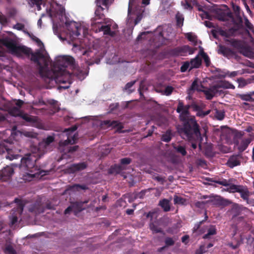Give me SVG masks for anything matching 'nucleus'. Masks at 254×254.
Segmentation results:
<instances>
[{"label": "nucleus", "mask_w": 254, "mask_h": 254, "mask_svg": "<svg viewBox=\"0 0 254 254\" xmlns=\"http://www.w3.org/2000/svg\"><path fill=\"white\" fill-rule=\"evenodd\" d=\"M0 43L5 46L11 54L18 58H22L24 55L27 57L31 56L30 60L40 66L39 70L40 75L42 77H48L47 72L44 71L40 62V60L45 58L44 55L40 50L33 52L30 48L25 46L17 45L15 41L9 37L0 39Z\"/></svg>", "instance_id": "f257e3e1"}, {"label": "nucleus", "mask_w": 254, "mask_h": 254, "mask_svg": "<svg viewBox=\"0 0 254 254\" xmlns=\"http://www.w3.org/2000/svg\"><path fill=\"white\" fill-rule=\"evenodd\" d=\"M56 66L53 69L54 74L57 82L61 83H71V74L66 70V68L68 66L74 67L75 60L71 56H64L59 57L56 61Z\"/></svg>", "instance_id": "f03ea898"}, {"label": "nucleus", "mask_w": 254, "mask_h": 254, "mask_svg": "<svg viewBox=\"0 0 254 254\" xmlns=\"http://www.w3.org/2000/svg\"><path fill=\"white\" fill-rule=\"evenodd\" d=\"M181 121L183 122V125L179 128V132L184 138L192 140L200 136V127L194 116Z\"/></svg>", "instance_id": "7ed1b4c3"}, {"label": "nucleus", "mask_w": 254, "mask_h": 254, "mask_svg": "<svg viewBox=\"0 0 254 254\" xmlns=\"http://www.w3.org/2000/svg\"><path fill=\"white\" fill-rule=\"evenodd\" d=\"M199 86V85L198 84L197 79H195L192 83L190 89L191 90L201 91L204 94L206 99L208 100L212 99L217 93H219L220 94L222 91L220 89H228L234 87L232 84L225 80L218 81L210 86L209 88L203 90H200L198 88Z\"/></svg>", "instance_id": "20e7f679"}, {"label": "nucleus", "mask_w": 254, "mask_h": 254, "mask_svg": "<svg viewBox=\"0 0 254 254\" xmlns=\"http://www.w3.org/2000/svg\"><path fill=\"white\" fill-rule=\"evenodd\" d=\"M24 104V102L21 100H18L16 102V105L18 107H14L12 108L11 112L14 116H18L28 123H31L32 126L36 127L42 128L43 125L39 121L37 116H33L21 111L19 108Z\"/></svg>", "instance_id": "39448f33"}, {"label": "nucleus", "mask_w": 254, "mask_h": 254, "mask_svg": "<svg viewBox=\"0 0 254 254\" xmlns=\"http://www.w3.org/2000/svg\"><path fill=\"white\" fill-rule=\"evenodd\" d=\"M37 158L34 155L27 154L21 159V165L22 167L25 168L28 171L31 173L28 175L31 178L36 177L37 175H39V171L37 166H36V161Z\"/></svg>", "instance_id": "423d86ee"}, {"label": "nucleus", "mask_w": 254, "mask_h": 254, "mask_svg": "<svg viewBox=\"0 0 254 254\" xmlns=\"http://www.w3.org/2000/svg\"><path fill=\"white\" fill-rule=\"evenodd\" d=\"M244 134L242 131H237L234 137V144L237 146L239 153L241 154L247 149L252 141L251 137H243Z\"/></svg>", "instance_id": "0eeeda50"}, {"label": "nucleus", "mask_w": 254, "mask_h": 254, "mask_svg": "<svg viewBox=\"0 0 254 254\" xmlns=\"http://www.w3.org/2000/svg\"><path fill=\"white\" fill-rule=\"evenodd\" d=\"M195 49L191 48L189 45H184L181 47H178L171 49L169 51V54L172 56H185L188 53L191 55L194 53Z\"/></svg>", "instance_id": "6e6552de"}, {"label": "nucleus", "mask_w": 254, "mask_h": 254, "mask_svg": "<svg viewBox=\"0 0 254 254\" xmlns=\"http://www.w3.org/2000/svg\"><path fill=\"white\" fill-rule=\"evenodd\" d=\"M77 128V127L74 126L64 129V132L66 133V134L67 135V138L63 141L60 142V146H66L68 144H73L76 142L77 139V135H76L75 134L72 135V133Z\"/></svg>", "instance_id": "1a4fd4ad"}, {"label": "nucleus", "mask_w": 254, "mask_h": 254, "mask_svg": "<svg viewBox=\"0 0 254 254\" xmlns=\"http://www.w3.org/2000/svg\"><path fill=\"white\" fill-rule=\"evenodd\" d=\"M190 108H191L190 104L184 105L183 101H178V104L176 109V112L180 114L179 118L180 120H185L186 118H189L190 115L189 109Z\"/></svg>", "instance_id": "9d476101"}, {"label": "nucleus", "mask_w": 254, "mask_h": 254, "mask_svg": "<svg viewBox=\"0 0 254 254\" xmlns=\"http://www.w3.org/2000/svg\"><path fill=\"white\" fill-rule=\"evenodd\" d=\"M65 25L68 30L71 33L72 36L78 37L80 35L81 27L78 26L77 23L74 21H66L65 22Z\"/></svg>", "instance_id": "9b49d317"}, {"label": "nucleus", "mask_w": 254, "mask_h": 254, "mask_svg": "<svg viewBox=\"0 0 254 254\" xmlns=\"http://www.w3.org/2000/svg\"><path fill=\"white\" fill-rule=\"evenodd\" d=\"M14 173L13 169L6 166L0 171V180L3 182L9 181Z\"/></svg>", "instance_id": "f8f14e48"}, {"label": "nucleus", "mask_w": 254, "mask_h": 254, "mask_svg": "<svg viewBox=\"0 0 254 254\" xmlns=\"http://www.w3.org/2000/svg\"><path fill=\"white\" fill-rule=\"evenodd\" d=\"M97 8L95 11V17L93 18L92 22L95 24L96 23H102V21H98L96 22L97 20H104L105 19V16L103 13V11L104 10V8L102 7L100 5H98V3H97Z\"/></svg>", "instance_id": "ddd939ff"}, {"label": "nucleus", "mask_w": 254, "mask_h": 254, "mask_svg": "<svg viewBox=\"0 0 254 254\" xmlns=\"http://www.w3.org/2000/svg\"><path fill=\"white\" fill-rule=\"evenodd\" d=\"M240 158H242V154L239 153L238 155H232L228 159L227 165L231 168L239 166L241 164Z\"/></svg>", "instance_id": "4468645a"}, {"label": "nucleus", "mask_w": 254, "mask_h": 254, "mask_svg": "<svg viewBox=\"0 0 254 254\" xmlns=\"http://www.w3.org/2000/svg\"><path fill=\"white\" fill-rule=\"evenodd\" d=\"M87 167L86 162H81L76 164H71L67 169L68 172L71 173L82 171L86 169Z\"/></svg>", "instance_id": "2eb2a0df"}, {"label": "nucleus", "mask_w": 254, "mask_h": 254, "mask_svg": "<svg viewBox=\"0 0 254 254\" xmlns=\"http://www.w3.org/2000/svg\"><path fill=\"white\" fill-rule=\"evenodd\" d=\"M248 209L244 207L242 205H240L237 203H234L231 208V213L232 214V218H234L235 217L240 215L243 211L245 210H248Z\"/></svg>", "instance_id": "dca6fc26"}, {"label": "nucleus", "mask_w": 254, "mask_h": 254, "mask_svg": "<svg viewBox=\"0 0 254 254\" xmlns=\"http://www.w3.org/2000/svg\"><path fill=\"white\" fill-rule=\"evenodd\" d=\"M239 193L240 194L241 198L246 201L248 204L254 206V204L252 203V201L249 200L250 192L247 186H243V188H241L239 190Z\"/></svg>", "instance_id": "f3484780"}, {"label": "nucleus", "mask_w": 254, "mask_h": 254, "mask_svg": "<svg viewBox=\"0 0 254 254\" xmlns=\"http://www.w3.org/2000/svg\"><path fill=\"white\" fill-rule=\"evenodd\" d=\"M102 125L108 127H116L118 131H120L124 128L122 124L118 121L104 120L102 122Z\"/></svg>", "instance_id": "a211bd4d"}, {"label": "nucleus", "mask_w": 254, "mask_h": 254, "mask_svg": "<svg viewBox=\"0 0 254 254\" xmlns=\"http://www.w3.org/2000/svg\"><path fill=\"white\" fill-rule=\"evenodd\" d=\"M216 16L219 20L226 21L228 19V18L232 17V14L230 12H226L222 9H219L216 12Z\"/></svg>", "instance_id": "6ab92c4d"}, {"label": "nucleus", "mask_w": 254, "mask_h": 254, "mask_svg": "<svg viewBox=\"0 0 254 254\" xmlns=\"http://www.w3.org/2000/svg\"><path fill=\"white\" fill-rule=\"evenodd\" d=\"M218 53L228 58L233 57L235 55L234 52L232 49L223 45L219 46Z\"/></svg>", "instance_id": "aec40b11"}, {"label": "nucleus", "mask_w": 254, "mask_h": 254, "mask_svg": "<svg viewBox=\"0 0 254 254\" xmlns=\"http://www.w3.org/2000/svg\"><path fill=\"white\" fill-rule=\"evenodd\" d=\"M226 41L230 44L231 46H232L234 48L239 50V52H240V51L245 45L241 40L235 39H227Z\"/></svg>", "instance_id": "412c9836"}, {"label": "nucleus", "mask_w": 254, "mask_h": 254, "mask_svg": "<svg viewBox=\"0 0 254 254\" xmlns=\"http://www.w3.org/2000/svg\"><path fill=\"white\" fill-rule=\"evenodd\" d=\"M239 53L245 57L250 59L254 58V52L252 51V48L250 46L244 45Z\"/></svg>", "instance_id": "4be33fe9"}, {"label": "nucleus", "mask_w": 254, "mask_h": 254, "mask_svg": "<svg viewBox=\"0 0 254 254\" xmlns=\"http://www.w3.org/2000/svg\"><path fill=\"white\" fill-rule=\"evenodd\" d=\"M89 202V200H86L84 201H76L74 202L72 206L73 207V210L75 213L80 212L85 209L83 207L84 204L87 203Z\"/></svg>", "instance_id": "5701e85b"}, {"label": "nucleus", "mask_w": 254, "mask_h": 254, "mask_svg": "<svg viewBox=\"0 0 254 254\" xmlns=\"http://www.w3.org/2000/svg\"><path fill=\"white\" fill-rule=\"evenodd\" d=\"M190 67L189 70L192 69L193 68H197L200 67L202 64V61L198 56L195 57L194 59L190 60Z\"/></svg>", "instance_id": "b1692460"}, {"label": "nucleus", "mask_w": 254, "mask_h": 254, "mask_svg": "<svg viewBox=\"0 0 254 254\" xmlns=\"http://www.w3.org/2000/svg\"><path fill=\"white\" fill-rule=\"evenodd\" d=\"M98 29L99 32L103 31L104 35H108L111 36H113L115 35V32L111 30L110 25H103L99 27Z\"/></svg>", "instance_id": "393cba45"}, {"label": "nucleus", "mask_w": 254, "mask_h": 254, "mask_svg": "<svg viewBox=\"0 0 254 254\" xmlns=\"http://www.w3.org/2000/svg\"><path fill=\"white\" fill-rule=\"evenodd\" d=\"M126 169L125 166H122L120 164H115L111 167L110 172L111 173L121 174Z\"/></svg>", "instance_id": "a878e982"}, {"label": "nucleus", "mask_w": 254, "mask_h": 254, "mask_svg": "<svg viewBox=\"0 0 254 254\" xmlns=\"http://www.w3.org/2000/svg\"><path fill=\"white\" fill-rule=\"evenodd\" d=\"M159 205L162 208L165 212L170 210V201L167 199H163L160 200Z\"/></svg>", "instance_id": "bb28decb"}, {"label": "nucleus", "mask_w": 254, "mask_h": 254, "mask_svg": "<svg viewBox=\"0 0 254 254\" xmlns=\"http://www.w3.org/2000/svg\"><path fill=\"white\" fill-rule=\"evenodd\" d=\"M242 188L243 185H236L230 184V186H229L228 188H227L225 190L230 193L239 192L240 189Z\"/></svg>", "instance_id": "cd10ccee"}, {"label": "nucleus", "mask_w": 254, "mask_h": 254, "mask_svg": "<svg viewBox=\"0 0 254 254\" xmlns=\"http://www.w3.org/2000/svg\"><path fill=\"white\" fill-rule=\"evenodd\" d=\"M217 233L216 226L215 225H210L207 230V233L203 236L204 239H208L211 235H216Z\"/></svg>", "instance_id": "c85d7f7f"}, {"label": "nucleus", "mask_w": 254, "mask_h": 254, "mask_svg": "<svg viewBox=\"0 0 254 254\" xmlns=\"http://www.w3.org/2000/svg\"><path fill=\"white\" fill-rule=\"evenodd\" d=\"M88 187L85 185L74 184L68 187V190L73 191H79L80 190H86Z\"/></svg>", "instance_id": "c756f323"}, {"label": "nucleus", "mask_w": 254, "mask_h": 254, "mask_svg": "<svg viewBox=\"0 0 254 254\" xmlns=\"http://www.w3.org/2000/svg\"><path fill=\"white\" fill-rule=\"evenodd\" d=\"M149 228L152 231L153 233H160L163 235L165 234V233L163 231V230L162 229V228L160 227H159L158 226H157L156 224H155L153 222L150 223Z\"/></svg>", "instance_id": "7c9ffc66"}, {"label": "nucleus", "mask_w": 254, "mask_h": 254, "mask_svg": "<svg viewBox=\"0 0 254 254\" xmlns=\"http://www.w3.org/2000/svg\"><path fill=\"white\" fill-rule=\"evenodd\" d=\"M232 179L227 180L226 179H222V180H213L211 179V181L215 183L218 184L225 187H228L230 186V183L232 181Z\"/></svg>", "instance_id": "2f4dec72"}, {"label": "nucleus", "mask_w": 254, "mask_h": 254, "mask_svg": "<svg viewBox=\"0 0 254 254\" xmlns=\"http://www.w3.org/2000/svg\"><path fill=\"white\" fill-rule=\"evenodd\" d=\"M172 138V132L171 130H167L166 132L162 135L161 140L166 142H169Z\"/></svg>", "instance_id": "473e14b6"}, {"label": "nucleus", "mask_w": 254, "mask_h": 254, "mask_svg": "<svg viewBox=\"0 0 254 254\" xmlns=\"http://www.w3.org/2000/svg\"><path fill=\"white\" fill-rule=\"evenodd\" d=\"M187 200L186 198L178 195H175L174 197V202L175 204L185 205L186 204Z\"/></svg>", "instance_id": "72a5a7b5"}, {"label": "nucleus", "mask_w": 254, "mask_h": 254, "mask_svg": "<svg viewBox=\"0 0 254 254\" xmlns=\"http://www.w3.org/2000/svg\"><path fill=\"white\" fill-rule=\"evenodd\" d=\"M42 3V0H29V4L31 6H36L38 10L41 9V5Z\"/></svg>", "instance_id": "f704fd0d"}, {"label": "nucleus", "mask_w": 254, "mask_h": 254, "mask_svg": "<svg viewBox=\"0 0 254 254\" xmlns=\"http://www.w3.org/2000/svg\"><path fill=\"white\" fill-rule=\"evenodd\" d=\"M199 54L203 59L206 66H209L210 64V60L208 56L203 51V49L200 51Z\"/></svg>", "instance_id": "c9c22d12"}, {"label": "nucleus", "mask_w": 254, "mask_h": 254, "mask_svg": "<svg viewBox=\"0 0 254 254\" xmlns=\"http://www.w3.org/2000/svg\"><path fill=\"white\" fill-rule=\"evenodd\" d=\"M176 24L178 27H181L183 25L184 18L183 15L177 13L176 15Z\"/></svg>", "instance_id": "e433bc0d"}, {"label": "nucleus", "mask_w": 254, "mask_h": 254, "mask_svg": "<svg viewBox=\"0 0 254 254\" xmlns=\"http://www.w3.org/2000/svg\"><path fill=\"white\" fill-rule=\"evenodd\" d=\"M174 148L177 152L181 154L183 156H185L187 154L186 148L184 146L178 145L175 146Z\"/></svg>", "instance_id": "4c0bfd02"}, {"label": "nucleus", "mask_w": 254, "mask_h": 254, "mask_svg": "<svg viewBox=\"0 0 254 254\" xmlns=\"http://www.w3.org/2000/svg\"><path fill=\"white\" fill-rule=\"evenodd\" d=\"M14 201L15 203H17V208L22 212L24 207V204L23 203L22 201L20 199L15 198Z\"/></svg>", "instance_id": "58836bf2"}, {"label": "nucleus", "mask_w": 254, "mask_h": 254, "mask_svg": "<svg viewBox=\"0 0 254 254\" xmlns=\"http://www.w3.org/2000/svg\"><path fill=\"white\" fill-rule=\"evenodd\" d=\"M225 113L223 110H217L216 111L215 117L219 121H222L225 117Z\"/></svg>", "instance_id": "ea45409f"}, {"label": "nucleus", "mask_w": 254, "mask_h": 254, "mask_svg": "<svg viewBox=\"0 0 254 254\" xmlns=\"http://www.w3.org/2000/svg\"><path fill=\"white\" fill-rule=\"evenodd\" d=\"M164 242L166 247L172 246L175 244V239L171 237H166Z\"/></svg>", "instance_id": "a19ab883"}, {"label": "nucleus", "mask_w": 254, "mask_h": 254, "mask_svg": "<svg viewBox=\"0 0 254 254\" xmlns=\"http://www.w3.org/2000/svg\"><path fill=\"white\" fill-rule=\"evenodd\" d=\"M252 95H253L251 92L249 94H240L239 97L242 100L246 101H252L253 100Z\"/></svg>", "instance_id": "79ce46f5"}, {"label": "nucleus", "mask_w": 254, "mask_h": 254, "mask_svg": "<svg viewBox=\"0 0 254 254\" xmlns=\"http://www.w3.org/2000/svg\"><path fill=\"white\" fill-rule=\"evenodd\" d=\"M132 159L130 158H124L120 160V165L122 166L129 164L131 162Z\"/></svg>", "instance_id": "37998d69"}, {"label": "nucleus", "mask_w": 254, "mask_h": 254, "mask_svg": "<svg viewBox=\"0 0 254 254\" xmlns=\"http://www.w3.org/2000/svg\"><path fill=\"white\" fill-rule=\"evenodd\" d=\"M4 253H8V254H17L15 250L10 245L6 247L4 250Z\"/></svg>", "instance_id": "c03bdc74"}, {"label": "nucleus", "mask_w": 254, "mask_h": 254, "mask_svg": "<svg viewBox=\"0 0 254 254\" xmlns=\"http://www.w3.org/2000/svg\"><path fill=\"white\" fill-rule=\"evenodd\" d=\"M190 67V63L189 62H184L181 67L180 70L182 72H186L187 69Z\"/></svg>", "instance_id": "a18cd8bd"}, {"label": "nucleus", "mask_w": 254, "mask_h": 254, "mask_svg": "<svg viewBox=\"0 0 254 254\" xmlns=\"http://www.w3.org/2000/svg\"><path fill=\"white\" fill-rule=\"evenodd\" d=\"M209 202L210 200L202 201H198L195 202L194 205L197 208H203L204 207L205 205Z\"/></svg>", "instance_id": "49530a36"}, {"label": "nucleus", "mask_w": 254, "mask_h": 254, "mask_svg": "<svg viewBox=\"0 0 254 254\" xmlns=\"http://www.w3.org/2000/svg\"><path fill=\"white\" fill-rule=\"evenodd\" d=\"M54 137L53 136H48L45 139H44L43 141L46 146L50 145L52 142L54 141Z\"/></svg>", "instance_id": "de8ad7c7"}, {"label": "nucleus", "mask_w": 254, "mask_h": 254, "mask_svg": "<svg viewBox=\"0 0 254 254\" xmlns=\"http://www.w3.org/2000/svg\"><path fill=\"white\" fill-rule=\"evenodd\" d=\"M209 113H210V111H207L206 112L203 111L202 109L201 108L200 110L197 111L196 115L197 117L203 118V117H205V116L208 115L209 114Z\"/></svg>", "instance_id": "09e8293b"}, {"label": "nucleus", "mask_w": 254, "mask_h": 254, "mask_svg": "<svg viewBox=\"0 0 254 254\" xmlns=\"http://www.w3.org/2000/svg\"><path fill=\"white\" fill-rule=\"evenodd\" d=\"M174 88L171 86H167L164 90V94L166 96L170 95L173 92Z\"/></svg>", "instance_id": "8fccbe9b"}, {"label": "nucleus", "mask_w": 254, "mask_h": 254, "mask_svg": "<svg viewBox=\"0 0 254 254\" xmlns=\"http://www.w3.org/2000/svg\"><path fill=\"white\" fill-rule=\"evenodd\" d=\"M207 250L204 246H200L198 249L195 251V254H202L206 252Z\"/></svg>", "instance_id": "3c124183"}, {"label": "nucleus", "mask_w": 254, "mask_h": 254, "mask_svg": "<svg viewBox=\"0 0 254 254\" xmlns=\"http://www.w3.org/2000/svg\"><path fill=\"white\" fill-rule=\"evenodd\" d=\"M190 106H191L192 110L196 112L200 110L201 108V107L197 105L195 102H192L190 104Z\"/></svg>", "instance_id": "603ef678"}, {"label": "nucleus", "mask_w": 254, "mask_h": 254, "mask_svg": "<svg viewBox=\"0 0 254 254\" xmlns=\"http://www.w3.org/2000/svg\"><path fill=\"white\" fill-rule=\"evenodd\" d=\"M24 27L25 26L23 24L21 23H17L13 26V28L18 30H23L24 28Z\"/></svg>", "instance_id": "864d4df0"}, {"label": "nucleus", "mask_w": 254, "mask_h": 254, "mask_svg": "<svg viewBox=\"0 0 254 254\" xmlns=\"http://www.w3.org/2000/svg\"><path fill=\"white\" fill-rule=\"evenodd\" d=\"M153 179L157 182H161L162 184H163L165 182L164 177H162L158 175L153 176Z\"/></svg>", "instance_id": "5fc2aeb1"}, {"label": "nucleus", "mask_w": 254, "mask_h": 254, "mask_svg": "<svg viewBox=\"0 0 254 254\" xmlns=\"http://www.w3.org/2000/svg\"><path fill=\"white\" fill-rule=\"evenodd\" d=\"M153 190V189L150 188L148 190H142L138 194V197L140 198H142L144 197V196L145 195V193L146 192L149 191L150 190Z\"/></svg>", "instance_id": "6e6d98bb"}, {"label": "nucleus", "mask_w": 254, "mask_h": 254, "mask_svg": "<svg viewBox=\"0 0 254 254\" xmlns=\"http://www.w3.org/2000/svg\"><path fill=\"white\" fill-rule=\"evenodd\" d=\"M135 82L136 81L134 80L127 83L124 87V90H127L129 89L135 84Z\"/></svg>", "instance_id": "4d7b16f0"}, {"label": "nucleus", "mask_w": 254, "mask_h": 254, "mask_svg": "<svg viewBox=\"0 0 254 254\" xmlns=\"http://www.w3.org/2000/svg\"><path fill=\"white\" fill-rule=\"evenodd\" d=\"M7 150V148L4 145L3 141L0 142V154L3 153L5 150Z\"/></svg>", "instance_id": "13d9d810"}, {"label": "nucleus", "mask_w": 254, "mask_h": 254, "mask_svg": "<svg viewBox=\"0 0 254 254\" xmlns=\"http://www.w3.org/2000/svg\"><path fill=\"white\" fill-rule=\"evenodd\" d=\"M238 81L239 84V86L241 87H244L247 84V82L245 79L243 78H240L238 79Z\"/></svg>", "instance_id": "bf43d9fd"}, {"label": "nucleus", "mask_w": 254, "mask_h": 254, "mask_svg": "<svg viewBox=\"0 0 254 254\" xmlns=\"http://www.w3.org/2000/svg\"><path fill=\"white\" fill-rule=\"evenodd\" d=\"M186 36L188 40L190 42H194L196 38V37L195 36H193L191 33H187Z\"/></svg>", "instance_id": "052dcab7"}, {"label": "nucleus", "mask_w": 254, "mask_h": 254, "mask_svg": "<svg viewBox=\"0 0 254 254\" xmlns=\"http://www.w3.org/2000/svg\"><path fill=\"white\" fill-rule=\"evenodd\" d=\"M79 146L78 145H75L73 146H70L68 148V152L73 153L78 150Z\"/></svg>", "instance_id": "680f3d73"}, {"label": "nucleus", "mask_w": 254, "mask_h": 254, "mask_svg": "<svg viewBox=\"0 0 254 254\" xmlns=\"http://www.w3.org/2000/svg\"><path fill=\"white\" fill-rule=\"evenodd\" d=\"M204 24L208 28L214 27V24L209 21H204Z\"/></svg>", "instance_id": "e2e57ef3"}, {"label": "nucleus", "mask_w": 254, "mask_h": 254, "mask_svg": "<svg viewBox=\"0 0 254 254\" xmlns=\"http://www.w3.org/2000/svg\"><path fill=\"white\" fill-rule=\"evenodd\" d=\"M7 22L6 17L4 15H0V23H6Z\"/></svg>", "instance_id": "0e129e2a"}, {"label": "nucleus", "mask_w": 254, "mask_h": 254, "mask_svg": "<svg viewBox=\"0 0 254 254\" xmlns=\"http://www.w3.org/2000/svg\"><path fill=\"white\" fill-rule=\"evenodd\" d=\"M32 39L35 41L39 46L41 45H43L42 41L37 37L35 36H33Z\"/></svg>", "instance_id": "69168bd1"}, {"label": "nucleus", "mask_w": 254, "mask_h": 254, "mask_svg": "<svg viewBox=\"0 0 254 254\" xmlns=\"http://www.w3.org/2000/svg\"><path fill=\"white\" fill-rule=\"evenodd\" d=\"M245 25L246 26L249 28V29H252V28H253V26L252 25V24L250 22V21H249V20L248 19H246L245 20Z\"/></svg>", "instance_id": "338daca9"}, {"label": "nucleus", "mask_w": 254, "mask_h": 254, "mask_svg": "<svg viewBox=\"0 0 254 254\" xmlns=\"http://www.w3.org/2000/svg\"><path fill=\"white\" fill-rule=\"evenodd\" d=\"M230 247H231L233 249L235 250L238 248L240 245V242H238L235 245H233L232 243L229 244Z\"/></svg>", "instance_id": "774afa93"}]
</instances>
